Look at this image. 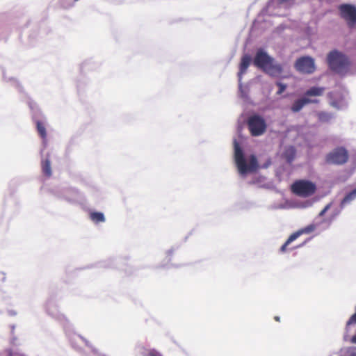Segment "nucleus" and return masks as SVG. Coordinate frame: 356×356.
<instances>
[{
  "label": "nucleus",
  "mask_w": 356,
  "mask_h": 356,
  "mask_svg": "<svg viewBox=\"0 0 356 356\" xmlns=\"http://www.w3.org/2000/svg\"><path fill=\"white\" fill-rule=\"evenodd\" d=\"M356 199V188L348 193L341 200L340 206L344 207L346 204L350 203L353 200Z\"/></svg>",
  "instance_id": "nucleus-15"
},
{
  "label": "nucleus",
  "mask_w": 356,
  "mask_h": 356,
  "mask_svg": "<svg viewBox=\"0 0 356 356\" xmlns=\"http://www.w3.org/2000/svg\"><path fill=\"white\" fill-rule=\"evenodd\" d=\"M253 64L265 73L273 77L280 76L283 69L280 64L274 63V59L263 49H259L253 60Z\"/></svg>",
  "instance_id": "nucleus-1"
},
{
  "label": "nucleus",
  "mask_w": 356,
  "mask_h": 356,
  "mask_svg": "<svg viewBox=\"0 0 356 356\" xmlns=\"http://www.w3.org/2000/svg\"><path fill=\"white\" fill-rule=\"evenodd\" d=\"M276 85L279 87V90L277 92V94L281 95L286 90V86L280 82H277Z\"/></svg>",
  "instance_id": "nucleus-19"
},
{
  "label": "nucleus",
  "mask_w": 356,
  "mask_h": 356,
  "mask_svg": "<svg viewBox=\"0 0 356 356\" xmlns=\"http://www.w3.org/2000/svg\"><path fill=\"white\" fill-rule=\"evenodd\" d=\"M90 218L95 223L102 222L105 221V217L102 212H91L90 213Z\"/></svg>",
  "instance_id": "nucleus-16"
},
{
  "label": "nucleus",
  "mask_w": 356,
  "mask_h": 356,
  "mask_svg": "<svg viewBox=\"0 0 356 356\" xmlns=\"http://www.w3.org/2000/svg\"><path fill=\"white\" fill-rule=\"evenodd\" d=\"M318 101L316 99H309L304 97L301 99L296 100L291 107V110L293 113L299 112L305 105L311 103H318Z\"/></svg>",
  "instance_id": "nucleus-11"
},
{
  "label": "nucleus",
  "mask_w": 356,
  "mask_h": 356,
  "mask_svg": "<svg viewBox=\"0 0 356 356\" xmlns=\"http://www.w3.org/2000/svg\"><path fill=\"white\" fill-rule=\"evenodd\" d=\"M341 17L350 26L356 24V7L350 4H342L339 6Z\"/></svg>",
  "instance_id": "nucleus-9"
},
{
  "label": "nucleus",
  "mask_w": 356,
  "mask_h": 356,
  "mask_svg": "<svg viewBox=\"0 0 356 356\" xmlns=\"http://www.w3.org/2000/svg\"><path fill=\"white\" fill-rule=\"evenodd\" d=\"M42 169L44 175L47 177H50L51 175V162L49 159H46L42 162Z\"/></svg>",
  "instance_id": "nucleus-18"
},
{
  "label": "nucleus",
  "mask_w": 356,
  "mask_h": 356,
  "mask_svg": "<svg viewBox=\"0 0 356 356\" xmlns=\"http://www.w3.org/2000/svg\"><path fill=\"white\" fill-rule=\"evenodd\" d=\"M275 318V320L276 321H278V322H279V321H280V318L279 316H275V318Z\"/></svg>",
  "instance_id": "nucleus-22"
},
{
  "label": "nucleus",
  "mask_w": 356,
  "mask_h": 356,
  "mask_svg": "<svg viewBox=\"0 0 356 356\" xmlns=\"http://www.w3.org/2000/svg\"><path fill=\"white\" fill-rule=\"evenodd\" d=\"M36 128L40 136L45 140L47 138V131L44 124L42 122L38 120L36 122Z\"/></svg>",
  "instance_id": "nucleus-17"
},
{
  "label": "nucleus",
  "mask_w": 356,
  "mask_h": 356,
  "mask_svg": "<svg viewBox=\"0 0 356 356\" xmlns=\"http://www.w3.org/2000/svg\"><path fill=\"white\" fill-rule=\"evenodd\" d=\"M147 356H162L159 352L153 350L148 353Z\"/></svg>",
  "instance_id": "nucleus-20"
},
{
  "label": "nucleus",
  "mask_w": 356,
  "mask_h": 356,
  "mask_svg": "<svg viewBox=\"0 0 356 356\" xmlns=\"http://www.w3.org/2000/svg\"><path fill=\"white\" fill-rule=\"evenodd\" d=\"M339 356H356V346H345L341 348L338 352Z\"/></svg>",
  "instance_id": "nucleus-13"
},
{
  "label": "nucleus",
  "mask_w": 356,
  "mask_h": 356,
  "mask_svg": "<svg viewBox=\"0 0 356 356\" xmlns=\"http://www.w3.org/2000/svg\"><path fill=\"white\" fill-rule=\"evenodd\" d=\"M250 63H251L250 56L245 54L241 58V63H240V66H239V72L238 73L239 80L241 79L242 76L246 72L247 69L249 67Z\"/></svg>",
  "instance_id": "nucleus-12"
},
{
  "label": "nucleus",
  "mask_w": 356,
  "mask_h": 356,
  "mask_svg": "<svg viewBox=\"0 0 356 356\" xmlns=\"http://www.w3.org/2000/svg\"><path fill=\"white\" fill-rule=\"evenodd\" d=\"M296 70L302 74H312L315 70L314 60L309 56H302L298 58L294 64Z\"/></svg>",
  "instance_id": "nucleus-8"
},
{
  "label": "nucleus",
  "mask_w": 356,
  "mask_h": 356,
  "mask_svg": "<svg viewBox=\"0 0 356 356\" xmlns=\"http://www.w3.org/2000/svg\"><path fill=\"white\" fill-rule=\"evenodd\" d=\"M349 153L344 147H337L327 153L325 162L329 165H342L348 162Z\"/></svg>",
  "instance_id": "nucleus-5"
},
{
  "label": "nucleus",
  "mask_w": 356,
  "mask_h": 356,
  "mask_svg": "<svg viewBox=\"0 0 356 356\" xmlns=\"http://www.w3.org/2000/svg\"><path fill=\"white\" fill-rule=\"evenodd\" d=\"M316 228V226L314 225H309L303 229L292 234L286 240V241L282 245L280 248V251L282 252H284L286 250V247L293 241H295L298 237H299L302 234L306 233L309 234L312 232H313Z\"/></svg>",
  "instance_id": "nucleus-10"
},
{
  "label": "nucleus",
  "mask_w": 356,
  "mask_h": 356,
  "mask_svg": "<svg viewBox=\"0 0 356 356\" xmlns=\"http://www.w3.org/2000/svg\"><path fill=\"white\" fill-rule=\"evenodd\" d=\"M324 88L312 87L305 92V97L321 96L324 92Z\"/></svg>",
  "instance_id": "nucleus-14"
},
{
  "label": "nucleus",
  "mask_w": 356,
  "mask_h": 356,
  "mask_svg": "<svg viewBox=\"0 0 356 356\" xmlns=\"http://www.w3.org/2000/svg\"><path fill=\"white\" fill-rule=\"evenodd\" d=\"M327 63L330 67L339 74L346 72L350 65L348 58L337 51L330 52L327 56Z\"/></svg>",
  "instance_id": "nucleus-4"
},
{
  "label": "nucleus",
  "mask_w": 356,
  "mask_h": 356,
  "mask_svg": "<svg viewBox=\"0 0 356 356\" xmlns=\"http://www.w3.org/2000/svg\"><path fill=\"white\" fill-rule=\"evenodd\" d=\"M330 204H327L325 208L320 212L319 216H323L330 208Z\"/></svg>",
  "instance_id": "nucleus-21"
},
{
  "label": "nucleus",
  "mask_w": 356,
  "mask_h": 356,
  "mask_svg": "<svg viewBox=\"0 0 356 356\" xmlns=\"http://www.w3.org/2000/svg\"><path fill=\"white\" fill-rule=\"evenodd\" d=\"M343 340L352 344H356V305L355 313L350 316L346 323Z\"/></svg>",
  "instance_id": "nucleus-7"
},
{
  "label": "nucleus",
  "mask_w": 356,
  "mask_h": 356,
  "mask_svg": "<svg viewBox=\"0 0 356 356\" xmlns=\"http://www.w3.org/2000/svg\"><path fill=\"white\" fill-rule=\"evenodd\" d=\"M234 145V161L238 172L241 175H245L248 172L256 171L258 168V162L256 156L251 155L249 159V163L248 164L239 144L235 140Z\"/></svg>",
  "instance_id": "nucleus-2"
},
{
  "label": "nucleus",
  "mask_w": 356,
  "mask_h": 356,
  "mask_svg": "<svg viewBox=\"0 0 356 356\" xmlns=\"http://www.w3.org/2000/svg\"><path fill=\"white\" fill-rule=\"evenodd\" d=\"M291 192L300 197H309L316 191L315 183L307 179L296 180L291 186Z\"/></svg>",
  "instance_id": "nucleus-3"
},
{
  "label": "nucleus",
  "mask_w": 356,
  "mask_h": 356,
  "mask_svg": "<svg viewBox=\"0 0 356 356\" xmlns=\"http://www.w3.org/2000/svg\"><path fill=\"white\" fill-rule=\"evenodd\" d=\"M248 127L252 136H259L264 134L267 128L265 120L259 115H253L248 118Z\"/></svg>",
  "instance_id": "nucleus-6"
}]
</instances>
